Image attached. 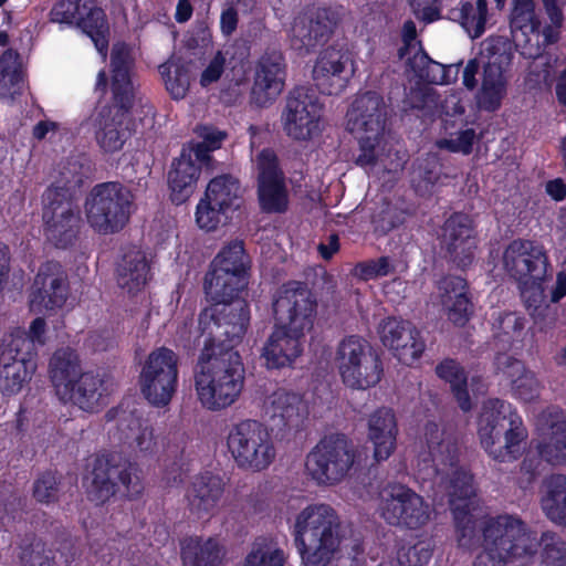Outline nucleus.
<instances>
[{
    "label": "nucleus",
    "instance_id": "obj_1",
    "mask_svg": "<svg viewBox=\"0 0 566 566\" xmlns=\"http://www.w3.org/2000/svg\"><path fill=\"white\" fill-rule=\"evenodd\" d=\"M428 460L436 482L449 491L450 506L460 546L472 548L481 543L483 553L473 566H533L537 562L536 542L526 533L516 515L486 517L474 497L472 476L457 467L458 447L436 423L424 431ZM427 461V458L424 459Z\"/></svg>",
    "mask_w": 566,
    "mask_h": 566
},
{
    "label": "nucleus",
    "instance_id": "obj_2",
    "mask_svg": "<svg viewBox=\"0 0 566 566\" xmlns=\"http://www.w3.org/2000/svg\"><path fill=\"white\" fill-rule=\"evenodd\" d=\"M250 322L244 304L208 307L200 314L202 350L195 371V390L200 405L211 411L232 406L244 388V367L233 348Z\"/></svg>",
    "mask_w": 566,
    "mask_h": 566
},
{
    "label": "nucleus",
    "instance_id": "obj_3",
    "mask_svg": "<svg viewBox=\"0 0 566 566\" xmlns=\"http://www.w3.org/2000/svg\"><path fill=\"white\" fill-rule=\"evenodd\" d=\"M129 50L118 44L112 51L113 105H99L88 119L97 145L105 153L122 149L128 132V109L134 97Z\"/></svg>",
    "mask_w": 566,
    "mask_h": 566
},
{
    "label": "nucleus",
    "instance_id": "obj_4",
    "mask_svg": "<svg viewBox=\"0 0 566 566\" xmlns=\"http://www.w3.org/2000/svg\"><path fill=\"white\" fill-rule=\"evenodd\" d=\"M291 530L305 566H326L344 539L340 516L326 503L302 509L294 516Z\"/></svg>",
    "mask_w": 566,
    "mask_h": 566
},
{
    "label": "nucleus",
    "instance_id": "obj_5",
    "mask_svg": "<svg viewBox=\"0 0 566 566\" xmlns=\"http://www.w3.org/2000/svg\"><path fill=\"white\" fill-rule=\"evenodd\" d=\"M478 436L489 455L504 462L517 458L527 432L522 418L511 403L490 399L482 407Z\"/></svg>",
    "mask_w": 566,
    "mask_h": 566
},
{
    "label": "nucleus",
    "instance_id": "obj_6",
    "mask_svg": "<svg viewBox=\"0 0 566 566\" xmlns=\"http://www.w3.org/2000/svg\"><path fill=\"white\" fill-rule=\"evenodd\" d=\"M387 115V105L376 92H365L353 101L346 114V128L358 140V165H371L385 155Z\"/></svg>",
    "mask_w": 566,
    "mask_h": 566
},
{
    "label": "nucleus",
    "instance_id": "obj_7",
    "mask_svg": "<svg viewBox=\"0 0 566 566\" xmlns=\"http://www.w3.org/2000/svg\"><path fill=\"white\" fill-rule=\"evenodd\" d=\"M249 264V256L245 254L242 241H231L221 249L213 259L211 270L205 280L206 294L216 302L211 307H233L241 303L249 311L243 301L230 303L247 285L245 275Z\"/></svg>",
    "mask_w": 566,
    "mask_h": 566
},
{
    "label": "nucleus",
    "instance_id": "obj_8",
    "mask_svg": "<svg viewBox=\"0 0 566 566\" xmlns=\"http://www.w3.org/2000/svg\"><path fill=\"white\" fill-rule=\"evenodd\" d=\"M133 210V193L119 182H104L95 186L85 201L88 224L103 234L122 230Z\"/></svg>",
    "mask_w": 566,
    "mask_h": 566
},
{
    "label": "nucleus",
    "instance_id": "obj_9",
    "mask_svg": "<svg viewBox=\"0 0 566 566\" xmlns=\"http://www.w3.org/2000/svg\"><path fill=\"white\" fill-rule=\"evenodd\" d=\"M335 364L342 382L354 390L376 386L382 376V364L370 344L360 336L342 339L336 348Z\"/></svg>",
    "mask_w": 566,
    "mask_h": 566
},
{
    "label": "nucleus",
    "instance_id": "obj_10",
    "mask_svg": "<svg viewBox=\"0 0 566 566\" xmlns=\"http://www.w3.org/2000/svg\"><path fill=\"white\" fill-rule=\"evenodd\" d=\"M227 447L237 465L252 472L266 470L276 457L270 430L255 420L234 424L229 430Z\"/></svg>",
    "mask_w": 566,
    "mask_h": 566
},
{
    "label": "nucleus",
    "instance_id": "obj_11",
    "mask_svg": "<svg viewBox=\"0 0 566 566\" xmlns=\"http://www.w3.org/2000/svg\"><path fill=\"white\" fill-rule=\"evenodd\" d=\"M355 463L353 446L344 437H327L307 454L306 474L322 486L340 483Z\"/></svg>",
    "mask_w": 566,
    "mask_h": 566
},
{
    "label": "nucleus",
    "instance_id": "obj_12",
    "mask_svg": "<svg viewBox=\"0 0 566 566\" xmlns=\"http://www.w3.org/2000/svg\"><path fill=\"white\" fill-rule=\"evenodd\" d=\"M481 54L488 61L484 62L481 83L474 98L479 109L495 112L501 108L507 95V66L511 63V54L505 50V43L501 39L485 40Z\"/></svg>",
    "mask_w": 566,
    "mask_h": 566
},
{
    "label": "nucleus",
    "instance_id": "obj_13",
    "mask_svg": "<svg viewBox=\"0 0 566 566\" xmlns=\"http://www.w3.org/2000/svg\"><path fill=\"white\" fill-rule=\"evenodd\" d=\"M178 356L166 347L153 350L142 368L139 385L145 399L154 407H166L178 385Z\"/></svg>",
    "mask_w": 566,
    "mask_h": 566
},
{
    "label": "nucleus",
    "instance_id": "obj_14",
    "mask_svg": "<svg viewBox=\"0 0 566 566\" xmlns=\"http://www.w3.org/2000/svg\"><path fill=\"white\" fill-rule=\"evenodd\" d=\"M378 511L389 524L405 525L409 528L426 525L431 515L429 504L402 484H387L381 489Z\"/></svg>",
    "mask_w": 566,
    "mask_h": 566
},
{
    "label": "nucleus",
    "instance_id": "obj_15",
    "mask_svg": "<svg viewBox=\"0 0 566 566\" xmlns=\"http://www.w3.org/2000/svg\"><path fill=\"white\" fill-rule=\"evenodd\" d=\"M539 20L535 12L533 0H514L511 12L510 27L513 40L521 54L526 59H533L531 73L536 76L535 81H545L548 72H537V69L546 65L542 56L543 48L539 41Z\"/></svg>",
    "mask_w": 566,
    "mask_h": 566
},
{
    "label": "nucleus",
    "instance_id": "obj_16",
    "mask_svg": "<svg viewBox=\"0 0 566 566\" xmlns=\"http://www.w3.org/2000/svg\"><path fill=\"white\" fill-rule=\"evenodd\" d=\"M64 192L46 188L42 196L44 234L56 247H66L75 237L80 224V211Z\"/></svg>",
    "mask_w": 566,
    "mask_h": 566
},
{
    "label": "nucleus",
    "instance_id": "obj_17",
    "mask_svg": "<svg viewBox=\"0 0 566 566\" xmlns=\"http://www.w3.org/2000/svg\"><path fill=\"white\" fill-rule=\"evenodd\" d=\"M117 482L128 494H139L143 490L139 470L134 464L113 465L107 459H97L86 479L88 497L102 504L116 493Z\"/></svg>",
    "mask_w": 566,
    "mask_h": 566
},
{
    "label": "nucleus",
    "instance_id": "obj_18",
    "mask_svg": "<svg viewBox=\"0 0 566 566\" xmlns=\"http://www.w3.org/2000/svg\"><path fill=\"white\" fill-rule=\"evenodd\" d=\"M322 107L303 88L295 90L286 99L281 122L285 134L297 142L312 140L322 132Z\"/></svg>",
    "mask_w": 566,
    "mask_h": 566
},
{
    "label": "nucleus",
    "instance_id": "obj_19",
    "mask_svg": "<svg viewBox=\"0 0 566 566\" xmlns=\"http://www.w3.org/2000/svg\"><path fill=\"white\" fill-rule=\"evenodd\" d=\"M273 310L280 324L292 331L308 332L313 326L316 301L304 284L290 282L279 289Z\"/></svg>",
    "mask_w": 566,
    "mask_h": 566
},
{
    "label": "nucleus",
    "instance_id": "obj_20",
    "mask_svg": "<svg viewBox=\"0 0 566 566\" xmlns=\"http://www.w3.org/2000/svg\"><path fill=\"white\" fill-rule=\"evenodd\" d=\"M355 72L352 51L345 45H331L318 54L312 76L322 93L337 95L346 88Z\"/></svg>",
    "mask_w": 566,
    "mask_h": 566
},
{
    "label": "nucleus",
    "instance_id": "obj_21",
    "mask_svg": "<svg viewBox=\"0 0 566 566\" xmlns=\"http://www.w3.org/2000/svg\"><path fill=\"white\" fill-rule=\"evenodd\" d=\"M260 206L266 212H284L289 205L284 177L279 168L275 154L263 149L255 159Z\"/></svg>",
    "mask_w": 566,
    "mask_h": 566
},
{
    "label": "nucleus",
    "instance_id": "obj_22",
    "mask_svg": "<svg viewBox=\"0 0 566 566\" xmlns=\"http://www.w3.org/2000/svg\"><path fill=\"white\" fill-rule=\"evenodd\" d=\"M378 333L382 345L405 365L416 363L424 350L419 331L408 321L387 317L380 322Z\"/></svg>",
    "mask_w": 566,
    "mask_h": 566
},
{
    "label": "nucleus",
    "instance_id": "obj_23",
    "mask_svg": "<svg viewBox=\"0 0 566 566\" xmlns=\"http://www.w3.org/2000/svg\"><path fill=\"white\" fill-rule=\"evenodd\" d=\"M504 270L516 281L543 280L547 256L542 245L528 240H514L502 256Z\"/></svg>",
    "mask_w": 566,
    "mask_h": 566
},
{
    "label": "nucleus",
    "instance_id": "obj_24",
    "mask_svg": "<svg viewBox=\"0 0 566 566\" xmlns=\"http://www.w3.org/2000/svg\"><path fill=\"white\" fill-rule=\"evenodd\" d=\"M538 454L551 464L566 463V421L560 409L551 407L536 418Z\"/></svg>",
    "mask_w": 566,
    "mask_h": 566
},
{
    "label": "nucleus",
    "instance_id": "obj_25",
    "mask_svg": "<svg viewBox=\"0 0 566 566\" xmlns=\"http://www.w3.org/2000/svg\"><path fill=\"white\" fill-rule=\"evenodd\" d=\"M285 75V62L281 52L263 54L255 66L252 102L261 107L272 104L284 88Z\"/></svg>",
    "mask_w": 566,
    "mask_h": 566
},
{
    "label": "nucleus",
    "instance_id": "obj_26",
    "mask_svg": "<svg viewBox=\"0 0 566 566\" xmlns=\"http://www.w3.org/2000/svg\"><path fill=\"white\" fill-rule=\"evenodd\" d=\"M111 439L123 449L144 458L159 455L165 442L150 426L134 417L120 420Z\"/></svg>",
    "mask_w": 566,
    "mask_h": 566
},
{
    "label": "nucleus",
    "instance_id": "obj_27",
    "mask_svg": "<svg viewBox=\"0 0 566 566\" xmlns=\"http://www.w3.org/2000/svg\"><path fill=\"white\" fill-rule=\"evenodd\" d=\"M441 245L459 266H467L471 263L476 249V240L472 221L467 214L455 213L444 222Z\"/></svg>",
    "mask_w": 566,
    "mask_h": 566
},
{
    "label": "nucleus",
    "instance_id": "obj_28",
    "mask_svg": "<svg viewBox=\"0 0 566 566\" xmlns=\"http://www.w3.org/2000/svg\"><path fill=\"white\" fill-rule=\"evenodd\" d=\"M30 305L33 311L62 307L67 297L65 276L60 266L49 263L40 270L34 281Z\"/></svg>",
    "mask_w": 566,
    "mask_h": 566
},
{
    "label": "nucleus",
    "instance_id": "obj_29",
    "mask_svg": "<svg viewBox=\"0 0 566 566\" xmlns=\"http://www.w3.org/2000/svg\"><path fill=\"white\" fill-rule=\"evenodd\" d=\"M0 391L3 396L11 397L20 394L29 385L36 368V359L27 354L9 350V345L0 355Z\"/></svg>",
    "mask_w": 566,
    "mask_h": 566
},
{
    "label": "nucleus",
    "instance_id": "obj_30",
    "mask_svg": "<svg viewBox=\"0 0 566 566\" xmlns=\"http://www.w3.org/2000/svg\"><path fill=\"white\" fill-rule=\"evenodd\" d=\"M398 424L392 409L381 407L367 419V438L373 444V457L376 462L390 458L397 444Z\"/></svg>",
    "mask_w": 566,
    "mask_h": 566
},
{
    "label": "nucleus",
    "instance_id": "obj_31",
    "mask_svg": "<svg viewBox=\"0 0 566 566\" xmlns=\"http://www.w3.org/2000/svg\"><path fill=\"white\" fill-rule=\"evenodd\" d=\"M262 410L277 427H297L307 416V407L302 396L282 388L264 398Z\"/></svg>",
    "mask_w": 566,
    "mask_h": 566
},
{
    "label": "nucleus",
    "instance_id": "obj_32",
    "mask_svg": "<svg viewBox=\"0 0 566 566\" xmlns=\"http://www.w3.org/2000/svg\"><path fill=\"white\" fill-rule=\"evenodd\" d=\"M438 304L449 322L463 326L472 314L465 280L460 276L443 277L438 285Z\"/></svg>",
    "mask_w": 566,
    "mask_h": 566
},
{
    "label": "nucleus",
    "instance_id": "obj_33",
    "mask_svg": "<svg viewBox=\"0 0 566 566\" xmlns=\"http://www.w3.org/2000/svg\"><path fill=\"white\" fill-rule=\"evenodd\" d=\"M305 332L292 331L280 324L268 338L262 356L269 368L290 366L302 353V337Z\"/></svg>",
    "mask_w": 566,
    "mask_h": 566
},
{
    "label": "nucleus",
    "instance_id": "obj_34",
    "mask_svg": "<svg viewBox=\"0 0 566 566\" xmlns=\"http://www.w3.org/2000/svg\"><path fill=\"white\" fill-rule=\"evenodd\" d=\"M203 163L196 161L192 150L182 148L180 156L172 163L168 172L170 199L180 205L190 198L196 189Z\"/></svg>",
    "mask_w": 566,
    "mask_h": 566
},
{
    "label": "nucleus",
    "instance_id": "obj_35",
    "mask_svg": "<svg viewBox=\"0 0 566 566\" xmlns=\"http://www.w3.org/2000/svg\"><path fill=\"white\" fill-rule=\"evenodd\" d=\"M333 25L325 11L298 15L290 29L291 46L297 51H308L327 38Z\"/></svg>",
    "mask_w": 566,
    "mask_h": 566
},
{
    "label": "nucleus",
    "instance_id": "obj_36",
    "mask_svg": "<svg viewBox=\"0 0 566 566\" xmlns=\"http://www.w3.org/2000/svg\"><path fill=\"white\" fill-rule=\"evenodd\" d=\"M223 489V481L217 475L202 474L196 476L186 494L190 511L200 518L214 514L222 497Z\"/></svg>",
    "mask_w": 566,
    "mask_h": 566
},
{
    "label": "nucleus",
    "instance_id": "obj_37",
    "mask_svg": "<svg viewBox=\"0 0 566 566\" xmlns=\"http://www.w3.org/2000/svg\"><path fill=\"white\" fill-rule=\"evenodd\" d=\"M496 367L497 370L510 380L513 395L517 399L524 402H531L538 398L541 384L535 375L526 369L522 361L505 354H501L496 357Z\"/></svg>",
    "mask_w": 566,
    "mask_h": 566
},
{
    "label": "nucleus",
    "instance_id": "obj_38",
    "mask_svg": "<svg viewBox=\"0 0 566 566\" xmlns=\"http://www.w3.org/2000/svg\"><path fill=\"white\" fill-rule=\"evenodd\" d=\"M226 549L214 537L189 536L180 543L182 566H221Z\"/></svg>",
    "mask_w": 566,
    "mask_h": 566
},
{
    "label": "nucleus",
    "instance_id": "obj_39",
    "mask_svg": "<svg viewBox=\"0 0 566 566\" xmlns=\"http://www.w3.org/2000/svg\"><path fill=\"white\" fill-rule=\"evenodd\" d=\"M150 277V265L146 253L139 249L127 251L117 266V282L128 294L142 292Z\"/></svg>",
    "mask_w": 566,
    "mask_h": 566
},
{
    "label": "nucleus",
    "instance_id": "obj_40",
    "mask_svg": "<svg viewBox=\"0 0 566 566\" xmlns=\"http://www.w3.org/2000/svg\"><path fill=\"white\" fill-rule=\"evenodd\" d=\"M107 389L104 380L93 373H84L81 378L70 388L67 396L60 399L72 402L84 411H97L107 402Z\"/></svg>",
    "mask_w": 566,
    "mask_h": 566
},
{
    "label": "nucleus",
    "instance_id": "obj_41",
    "mask_svg": "<svg viewBox=\"0 0 566 566\" xmlns=\"http://www.w3.org/2000/svg\"><path fill=\"white\" fill-rule=\"evenodd\" d=\"M50 379L59 398L67 396L70 388L84 375L77 355L71 349H60L50 360Z\"/></svg>",
    "mask_w": 566,
    "mask_h": 566
},
{
    "label": "nucleus",
    "instance_id": "obj_42",
    "mask_svg": "<svg viewBox=\"0 0 566 566\" xmlns=\"http://www.w3.org/2000/svg\"><path fill=\"white\" fill-rule=\"evenodd\" d=\"M27 83L18 55L9 50L0 59V99L13 104L24 94Z\"/></svg>",
    "mask_w": 566,
    "mask_h": 566
},
{
    "label": "nucleus",
    "instance_id": "obj_43",
    "mask_svg": "<svg viewBox=\"0 0 566 566\" xmlns=\"http://www.w3.org/2000/svg\"><path fill=\"white\" fill-rule=\"evenodd\" d=\"M541 506L545 515L556 524L566 525V476L553 474L542 485Z\"/></svg>",
    "mask_w": 566,
    "mask_h": 566
},
{
    "label": "nucleus",
    "instance_id": "obj_44",
    "mask_svg": "<svg viewBox=\"0 0 566 566\" xmlns=\"http://www.w3.org/2000/svg\"><path fill=\"white\" fill-rule=\"evenodd\" d=\"M523 526L536 542V564L533 566H566V541L553 532H545L538 538L523 521Z\"/></svg>",
    "mask_w": 566,
    "mask_h": 566
},
{
    "label": "nucleus",
    "instance_id": "obj_45",
    "mask_svg": "<svg viewBox=\"0 0 566 566\" xmlns=\"http://www.w3.org/2000/svg\"><path fill=\"white\" fill-rule=\"evenodd\" d=\"M240 193L239 181L230 175H221L210 180L203 198L228 212L239 207Z\"/></svg>",
    "mask_w": 566,
    "mask_h": 566
},
{
    "label": "nucleus",
    "instance_id": "obj_46",
    "mask_svg": "<svg viewBox=\"0 0 566 566\" xmlns=\"http://www.w3.org/2000/svg\"><path fill=\"white\" fill-rule=\"evenodd\" d=\"M91 8L83 14V21L80 28L93 41L96 50L103 55H106L108 48V23L104 11L97 7L95 0H92Z\"/></svg>",
    "mask_w": 566,
    "mask_h": 566
},
{
    "label": "nucleus",
    "instance_id": "obj_47",
    "mask_svg": "<svg viewBox=\"0 0 566 566\" xmlns=\"http://www.w3.org/2000/svg\"><path fill=\"white\" fill-rule=\"evenodd\" d=\"M453 15L460 21L461 25L472 39L479 38L485 31L488 2L486 0L462 2L459 8L453 10Z\"/></svg>",
    "mask_w": 566,
    "mask_h": 566
},
{
    "label": "nucleus",
    "instance_id": "obj_48",
    "mask_svg": "<svg viewBox=\"0 0 566 566\" xmlns=\"http://www.w3.org/2000/svg\"><path fill=\"white\" fill-rule=\"evenodd\" d=\"M44 336L45 322L38 317L31 323L28 334L20 331L12 333L6 338V344L9 345L10 353H22L35 358L36 346L44 345Z\"/></svg>",
    "mask_w": 566,
    "mask_h": 566
},
{
    "label": "nucleus",
    "instance_id": "obj_49",
    "mask_svg": "<svg viewBox=\"0 0 566 566\" xmlns=\"http://www.w3.org/2000/svg\"><path fill=\"white\" fill-rule=\"evenodd\" d=\"M286 554L272 538L256 539L245 557L244 566H284Z\"/></svg>",
    "mask_w": 566,
    "mask_h": 566
},
{
    "label": "nucleus",
    "instance_id": "obj_50",
    "mask_svg": "<svg viewBox=\"0 0 566 566\" xmlns=\"http://www.w3.org/2000/svg\"><path fill=\"white\" fill-rule=\"evenodd\" d=\"M403 59L420 80L436 84L444 83L443 65L432 61L419 46L411 49Z\"/></svg>",
    "mask_w": 566,
    "mask_h": 566
},
{
    "label": "nucleus",
    "instance_id": "obj_51",
    "mask_svg": "<svg viewBox=\"0 0 566 566\" xmlns=\"http://www.w3.org/2000/svg\"><path fill=\"white\" fill-rule=\"evenodd\" d=\"M437 374L448 381L462 410L471 409V401L467 390V376L463 369L452 359L442 361L437 366Z\"/></svg>",
    "mask_w": 566,
    "mask_h": 566
},
{
    "label": "nucleus",
    "instance_id": "obj_52",
    "mask_svg": "<svg viewBox=\"0 0 566 566\" xmlns=\"http://www.w3.org/2000/svg\"><path fill=\"white\" fill-rule=\"evenodd\" d=\"M196 134L202 139L200 143H190L186 150H192L196 161L209 165L211 156L210 153L220 148L226 134L209 126H198Z\"/></svg>",
    "mask_w": 566,
    "mask_h": 566
},
{
    "label": "nucleus",
    "instance_id": "obj_53",
    "mask_svg": "<svg viewBox=\"0 0 566 566\" xmlns=\"http://www.w3.org/2000/svg\"><path fill=\"white\" fill-rule=\"evenodd\" d=\"M159 72L170 95L176 99L184 98L190 85L188 71L182 66L168 62L159 66Z\"/></svg>",
    "mask_w": 566,
    "mask_h": 566
},
{
    "label": "nucleus",
    "instance_id": "obj_54",
    "mask_svg": "<svg viewBox=\"0 0 566 566\" xmlns=\"http://www.w3.org/2000/svg\"><path fill=\"white\" fill-rule=\"evenodd\" d=\"M82 185L81 166L77 161H70L56 171L53 181L48 188L64 192L66 199H72V192Z\"/></svg>",
    "mask_w": 566,
    "mask_h": 566
},
{
    "label": "nucleus",
    "instance_id": "obj_55",
    "mask_svg": "<svg viewBox=\"0 0 566 566\" xmlns=\"http://www.w3.org/2000/svg\"><path fill=\"white\" fill-rule=\"evenodd\" d=\"M521 295L525 306L532 316H544L547 306L542 286V280L530 279L526 282H520Z\"/></svg>",
    "mask_w": 566,
    "mask_h": 566
},
{
    "label": "nucleus",
    "instance_id": "obj_56",
    "mask_svg": "<svg viewBox=\"0 0 566 566\" xmlns=\"http://www.w3.org/2000/svg\"><path fill=\"white\" fill-rule=\"evenodd\" d=\"M92 6V0H60L53 8L54 20L80 27L83 14Z\"/></svg>",
    "mask_w": 566,
    "mask_h": 566
},
{
    "label": "nucleus",
    "instance_id": "obj_57",
    "mask_svg": "<svg viewBox=\"0 0 566 566\" xmlns=\"http://www.w3.org/2000/svg\"><path fill=\"white\" fill-rule=\"evenodd\" d=\"M394 269L389 258L381 256L357 263L352 270V274L361 281H370L389 275Z\"/></svg>",
    "mask_w": 566,
    "mask_h": 566
},
{
    "label": "nucleus",
    "instance_id": "obj_58",
    "mask_svg": "<svg viewBox=\"0 0 566 566\" xmlns=\"http://www.w3.org/2000/svg\"><path fill=\"white\" fill-rule=\"evenodd\" d=\"M542 2L549 20V24L542 31V36L544 38L543 42L547 45L558 40L559 29L564 21V14L560 9V6L564 4V0H542Z\"/></svg>",
    "mask_w": 566,
    "mask_h": 566
},
{
    "label": "nucleus",
    "instance_id": "obj_59",
    "mask_svg": "<svg viewBox=\"0 0 566 566\" xmlns=\"http://www.w3.org/2000/svg\"><path fill=\"white\" fill-rule=\"evenodd\" d=\"M431 555V542L419 541L412 546L401 547L398 551L397 558L402 566H421L430 560Z\"/></svg>",
    "mask_w": 566,
    "mask_h": 566
},
{
    "label": "nucleus",
    "instance_id": "obj_60",
    "mask_svg": "<svg viewBox=\"0 0 566 566\" xmlns=\"http://www.w3.org/2000/svg\"><path fill=\"white\" fill-rule=\"evenodd\" d=\"M226 211L212 205L206 198H202L197 205L196 222L198 227L206 231H213L222 222Z\"/></svg>",
    "mask_w": 566,
    "mask_h": 566
},
{
    "label": "nucleus",
    "instance_id": "obj_61",
    "mask_svg": "<svg viewBox=\"0 0 566 566\" xmlns=\"http://www.w3.org/2000/svg\"><path fill=\"white\" fill-rule=\"evenodd\" d=\"M19 557L22 566H51L52 562L51 551L40 541L22 546Z\"/></svg>",
    "mask_w": 566,
    "mask_h": 566
},
{
    "label": "nucleus",
    "instance_id": "obj_62",
    "mask_svg": "<svg viewBox=\"0 0 566 566\" xmlns=\"http://www.w3.org/2000/svg\"><path fill=\"white\" fill-rule=\"evenodd\" d=\"M59 478L53 472L40 475L33 486V496L38 502L51 503L57 499Z\"/></svg>",
    "mask_w": 566,
    "mask_h": 566
},
{
    "label": "nucleus",
    "instance_id": "obj_63",
    "mask_svg": "<svg viewBox=\"0 0 566 566\" xmlns=\"http://www.w3.org/2000/svg\"><path fill=\"white\" fill-rule=\"evenodd\" d=\"M475 133L473 129H465L457 133L450 138H443L438 142L440 148H447L454 153L470 154L472 150Z\"/></svg>",
    "mask_w": 566,
    "mask_h": 566
},
{
    "label": "nucleus",
    "instance_id": "obj_64",
    "mask_svg": "<svg viewBox=\"0 0 566 566\" xmlns=\"http://www.w3.org/2000/svg\"><path fill=\"white\" fill-rule=\"evenodd\" d=\"M226 56L218 51L203 66L199 83L202 87H208L219 81L226 66Z\"/></svg>",
    "mask_w": 566,
    "mask_h": 566
}]
</instances>
